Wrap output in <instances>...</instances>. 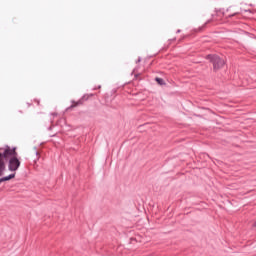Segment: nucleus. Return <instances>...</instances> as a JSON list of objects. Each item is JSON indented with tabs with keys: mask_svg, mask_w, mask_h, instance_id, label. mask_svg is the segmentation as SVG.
I'll return each mask as SVG.
<instances>
[{
	"mask_svg": "<svg viewBox=\"0 0 256 256\" xmlns=\"http://www.w3.org/2000/svg\"><path fill=\"white\" fill-rule=\"evenodd\" d=\"M206 59L213 63L214 71H218V69H221V67L225 65V60L221 59L217 55H208L206 56Z\"/></svg>",
	"mask_w": 256,
	"mask_h": 256,
	"instance_id": "f03ea898",
	"label": "nucleus"
},
{
	"mask_svg": "<svg viewBox=\"0 0 256 256\" xmlns=\"http://www.w3.org/2000/svg\"><path fill=\"white\" fill-rule=\"evenodd\" d=\"M253 227H256V221L254 222Z\"/></svg>",
	"mask_w": 256,
	"mask_h": 256,
	"instance_id": "39448f33",
	"label": "nucleus"
},
{
	"mask_svg": "<svg viewBox=\"0 0 256 256\" xmlns=\"http://www.w3.org/2000/svg\"><path fill=\"white\" fill-rule=\"evenodd\" d=\"M3 159H9L8 169L15 173L19 167H21V161L17 158L16 148L0 149Z\"/></svg>",
	"mask_w": 256,
	"mask_h": 256,
	"instance_id": "f257e3e1",
	"label": "nucleus"
},
{
	"mask_svg": "<svg viewBox=\"0 0 256 256\" xmlns=\"http://www.w3.org/2000/svg\"><path fill=\"white\" fill-rule=\"evenodd\" d=\"M5 160L3 158V153L0 151V177H2L3 173H5Z\"/></svg>",
	"mask_w": 256,
	"mask_h": 256,
	"instance_id": "7ed1b4c3",
	"label": "nucleus"
},
{
	"mask_svg": "<svg viewBox=\"0 0 256 256\" xmlns=\"http://www.w3.org/2000/svg\"><path fill=\"white\" fill-rule=\"evenodd\" d=\"M72 107H77V104H75V105H72Z\"/></svg>",
	"mask_w": 256,
	"mask_h": 256,
	"instance_id": "423d86ee",
	"label": "nucleus"
},
{
	"mask_svg": "<svg viewBox=\"0 0 256 256\" xmlns=\"http://www.w3.org/2000/svg\"><path fill=\"white\" fill-rule=\"evenodd\" d=\"M156 82L158 85H165V81L162 78H156Z\"/></svg>",
	"mask_w": 256,
	"mask_h": 256,
	"instance_id": "20e7f679",
	"label": "nucleus"
},
{
	"mask_svg": "<svg viewBox=\"0 0 256 256\" xmlns=\"http://www.w3.org/2000/svg\"><path fill=\"white\" fill-rule=\"evenodd\" d=\"M36 155H39V152H36Z\"/></svg>",
	"mask_w": 256,
	"mask_h": 256,
	"instance_id": "0eeeda50",
	"label": "nucleus"
}]
</instances>
